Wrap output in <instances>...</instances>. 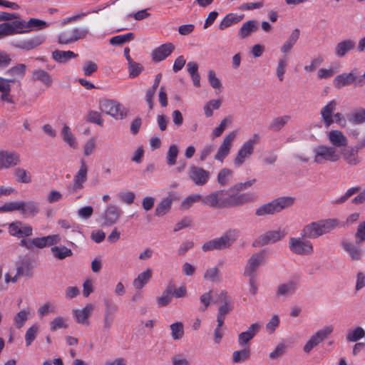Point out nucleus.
I'll use <instances>...</instances> for the list:
<instances>
[{"mask_svg":"<svg viewBox=\"0 0 365 365\" xmlns=\"http://www.w3.org/2000/svg\"><path fill=\"white\" fill-rule=\"evenodd\" d=\"M143 71V66L135 61L128 63L129 76L131 78L137 77Z\"/></svg>","mask_w":365,"mask_h":365,"instance_id":"obj_60","label":"nucleus"},{"mask_svg":"<svg viewBox=\"0 0 365 365\" xmlns=\"http://www.w3.org/2000/svg\"><path fill=\"white\" fill-rule=\"evenodd\" d=\"M348 120L355 124H361L365 122V109L354 110L347 116Z\"/></svg>","mask_w":365,"mask_h":365,"instance_id":"obj_43","label":"nucleus"},{"mask_svg":"<svg viewBox=\"0 0 365 365\" xmlns=\"http://www.w3.org/2000/svg\"><path fill=\"white\" fill-rule=\"evenodd\" d=\"M287 232L282 229L269 230L259 236L253 242V247H262L276 243L285 237Z\"/></svg>","mask_w":365,"mask_h":365,"instance_id":"obj_9","label":"nucleus"},{"mask_svg":"<svg viewBox=\"0 0 365 365\" xmlns=\"http://www.w3.org/2000/svg\"><path fill=\"white\" fill-rule=\"evenodd\" d=\"M310 237H290L289 242V250L297 255H310L314 252L312 243L307 240Z\"/></svg>","mask_w":365,"mask_h":365,"instance_id":"obj_7","label":"nucleus"},{"mask_svg":"<svg viewBox=\"0 0 365 365\" xmlns=\"http://www.w3.org/2000/svg\"><path fill=\"white\" fill-rule=\"evenodd\" d=\"M133 38H134L133 33H128V34H125L123 35H118V36H113L109 40V42L113 46H119L125 42L133 40Z\"/></svg>","mask_w":365,"mask_h":365,"instance_id":"obj_47","label":"nucleus"},{"mask_svg":"<svg viewBox=\"0 0 365 365\" xmlns=\"http://www.w3.org/2000/svg\"><path fill=\"white\" fill-rule=\"evenodd\" d=\"M250 356V350L249 348H245L232 353V362L242 363L247 360Z\"/></svg>","mask_w":365,"mask_h":365,"instance_id":"obj_45","label":"nucleus"},{"mask_svg":"<svg viewBox=\"0 0 365 365\" xmlns=\"http://www.w3.org/2000/svg\"><path fill=\"white\" fill-rule=\"evenodd\" d=\"M151 277L152 271L150 269H147L140 273L133 282L135 289H141L150 280Z\"/></svg>","mask_w":365,"mask_h":365,"instance_id":"obj_35","label":"nucleus"},{"mask_svg":"<svg viewBox=\"0 0 365 365\" xmlns=\"http://www.w3.org/2000/svg\"><path fill=\"white\" fill-rule=\"evenodd\" d=\"M171 336L174 340L181 339L184 334V328L182 322H178L170 326Z\"/></svg>","mask_w":365,"mask_h":365,"instance_id":"obj_50","label":"nucleus"},{"mask_svg":"<svg viewBox=\"0 0 365 365\" xmlns=\"http://www.w3.org/2000/svg\"><path fill=\"white\" fill-rule=\"evenodd\" d=\"M226 190H217L205 197H202V202L210 207L222 209L225 207Z\"/></svg>","mask_w":365,"mask_h":365,"instance_id":"obj_14","label":"nucleus"},{"mask_svg":"<svg viewBox=\"0 0 365 365\" xmlns=\"http://www.w3.org/2000/svg\"><path fill=\"white\" fill-rule=\"evenodd\" d=\"M77 56L73 51H60L56 50L52 52V58L54 61L61 63H66L71 58Z\"/></svg>","mask_w":365,"mask_h":365,"instance_id":"obj_34","label":"nucleus"},{"mask_svg":"<svg viewBox=\"0 0 365 365\" xmlns=\"http://www.w3.org/2000/svg\"><path fill=\"white\" fill-rule=\"evenodd\" d=\"M86 120L90 123H96L100 126H102L103 123L101 113L94 110H91L88 113Z\"/></svg>","mask_w":365,"mask_h":365,"instance_id":"obj_63","label":"nucleus"},{"mask_svg":"<svg viewBox=\"0 0 365 365\" xmlns=\"http://www.w3.org/2000/svg\"><path fill=\"white\" fill-rule=\"evenodd\" d=\"M260 136L255 133L252 136L244 142L239 150L237 153L236 157L234 159V165L235 167H240L254 153L255 145L259 143Z\"/></svg>","mask_w":365,"mask_h":365,"instance_id":"obj_6","label":"nucleus"},{"mask_svg":"<svg viewBox=\"0 0 365 365\" xmlns=\"http://www.w3.org/2000/svg\"><path fill=\"white\" fill-rule=\"evenodd\" d=\"M295 202V198L292 196H284L277 197L267 203L262 204L255 210V215L264 217L273 215L279 213L283 210L291 207Z\"/></svg>","mask_w":365,"mask_h":365,"instance_id":"obj_3","label":"nucleus"},{"mask_svg":"<svg viewBox=\"0 0 365 365\" xmlns=\"http://www.w3.org/2000/svg\"><path fill=\"white\" fill-rule=\"evenodd\" d=\"M61 135L63 140L71 147L74 148L76 146V138L68 125H65L63 127Z\"/></svg>","mask_w":365,"mask_h":365,"instance_id":"obj_52","label":"nucleus"},{"mask_svg":"<svg viewBox=\"0 0 365 365\" xmlns=\"http://www.w3.org/2000/svg\"><path fill=\"white\" fill-rule=\"evenodd\" d=\"M15 176L17 180L22 183H29L31 181L29 173L24 168H17L15 170Z\"/></svg>","mask_w":365,"mask_h":365,"instance_id":"obj_56","label":"nucleus"},{"mask_svg":"<svg viewBox=\"0 0 365 365\" xmlns=\"http://www.w3.org/2000/svg\"><path fill=\"white\" fill-rule=\"evenodd\" d=\"M339 103L336 100H331L327 103L321 110L320 115L324 124L327 127H329L334 123L333 119L334 112L336 109Z\"/></svg>","mask_w":365,"mask_h":365,"instance_id":"obj_19","label":"nucleus"},{"mask_svg":"<svg viewBox=\"0 0 365 365\" xmlns=\"http://www.w3.org/2000/svg\"><path fill=\"white\" fill-rule=\"evenodd\" d=\"M357 74V70L354 69L349 73H343L336 76L333 80L334 86L337 89H341L352 84L363 86L364 82L361 78H358Z\"/></svg>","mask_w":365,"mask_h":365,"instance_id":"obj_10","label":"nucleus"},{"mask_svg":"<svg viewBox=\"0 0 365 365\" xmlns=\"http://www.w3.org/2000/svg\"><path fill=\"white\" fill-rule=\"evenodd\" d=\"M204 279L212 282H216L220 281V269L217 267L208 268L204 273Z\"/></svg>","mask_w":365,"mask_h":365,"instance_id":"obj_51","label":"nucleus"},{"mask_svg":"<svg viewBox=\"0 0 365 365\" xmlns=\"http://www.w3.org/2000/svg\"><path fill=\"white\" fill-rule=\"evenodd\" d=\"M94 307L92 304H87L85 307L81 309H73V315L76 321L78 324H88V319L93 311Z\"/></svg>","mask_w":365,"mask_h":365,"instance_id":"obj_27","label":"nucleus"},{"mask_svg":"<svg viewBox=\"0 0 365 365\" xmlns=\"http://www.w3.org/2000/svg\"><path fill=\"white\" fill-rule=\"evenodd\" d=\"M202 196L200 194L190 195L185 198L181 203V209L187 210L195 202H202Z\"/></svg>","mask_w":365,"mask_h":365,"instance_id":"obj_49","label":"nucleus"},{"mask_svg":"<svg viewBox=\"0 0 365 365\" xmlns=\"http://www.w3.org/2000/svg\"><path fill=\"white\" fill-rule=\"evenodd\" d=\"M32 77L34 81H40L48 87L52 85L53 79L51 75L43 69L38 68L34 70Z\"/></svg>","mask_w":365,"mask_h":365,"instance_id":"obj_33","label":"nucleus"},{"mask_svg":"<svg viewBox=\"0 0 365 365\" xmlns=\"http://www.w3.org/2000/svg\"><path fill=\"white\" fill-rule=\"evenodd\" d=\"M172 202L173 199L171 197H166L161 200L155 208V215L158 217L165 215L170 210Z\"/></svg>","mask_w":365,"mask_h":365,"instance_id":"obj_40","label":"nucleus"},{"mask_svg":"<svg viewBox=\"0 0 365 365\" xmlns=\"http://www.w3.org/2000/svg\"><path fill=\"white\" fill-rule=\"evenodd\" d=\"M66 327L67 324L65 319L62 317H56L50 322V329L52 331H55L57 329Z\"/></svg>","mask_w":365,"mask_h":365,"instance_id":"obj_59","label":"nucleus"},{"mask_svg":"<svg viewBox=\"0 0 365 365\" xmlns=\"http://www.w3.org/2000/svg\"><path fill=\"white\" fill-rule=\"evenodd\" d=\"M173 293V284H169L163 294L157 299L159 307H165L171 302V296Z\"/></svg>","mask_w":365,"mask_h":365,"instance_id":"obj_46","label":"nucleus"},{"mask_svg":"<svg viewBox=\"0 0 365 365\" xmlns=\"http://www.w3.org/2000/svg\"><path fill=\"white\" fill-rule=\"evenodd\" d=\"M187 175L195 185L202 186L209 181L210 173L201 167L192 165L189 168Z\"/></svg>","mask_w":365,"mask_h":365,"instance_id":"obj_11","label":"nucleus"},{"mask_svg":"<svg viewBox=\"0 0 365 365\" xmlns=\"http://www.w3.org/2000/svg\"><path fill=\"white\" fill-rule=\"evenodd\" d=\"M359 151L356 146L346 147L340 153L343 160L349 165H357L361 162V158L359 156Z\"/></svg>","mask_w":365,"mask_h":365,"instance_id":"obj_20","label":"nucleus"},{"mask_svg":"<svg viewBox=\"0 0 365 365\" xmlns=\"http://www.w3.org/2000/svg\"><path fill=\"white\" fill-rule=\"evenodd\" d=\"M365 336V331L361 327H357L353 330L348 331L346 339L349 342H356Z\"/></svg>","mask_w":365,"mask_h":365,"instance_id":"obj_42","label":"nucleus"},{"mask_svg":"<svg viewBox=\"0 0 365 365\" xmlns=\"http://www.w3.org/2000/svg\"><path fill=\"white\" fill-rule=\"evenodd\" d=\"M122 214V210L117 205L113 204L108 205L101 215L103 225L110 227L115 224Z\"/></svg>","mask_w":365,"mask_h":365,"instance_id":"obj_15","label":"nucleus"},{"mask_svg":"<svg viewBox=\"0 0 365 365\" xmlns=\"http://www.w3.org/2000/svg\"><path fill=\"white\" fill-rule=\"evenodd\" d=\"M71 36L75 41L86 37L88 30L86 28H73L71 31Z\"/></svg>","mask_w":365,"mask_h":365,"instance_id":"obj_61","label":"nucleus"},{"mask_svg":"<svg viewBox=\"0 0 365 365\" xmlns=\"http://www.w3.org/2000/svg\"><path fill=\"white\" fill-rule=\"evenodd\" d=\"M297 289V284L294 281H289L286 283L281 284L278 286L276 296L288 297L292 295Z\"/></svg>","mask_w":365,"mask_h":365,"instance_id":"obj_30","label":"nucleus"},{"mask_svg":"<svg viewBox=\"0 0 365 365\" xmlns=\"http://www.w3.org/2000/svg\"><path fill=\"white\" fill-rule=\"evenodd\" d=\"M51 250L58 259H63L73 255L72 250L66 246H54L51 247Z\"/></svg>","mask_w":365,"mask_h":365,"instance_id":"obj_41","label":"nucleus"},{"mask_svg":"<svg viewBox=\"0 0 365 365\" xmlns=\"http://www.w3.org/2000/svg\"><path fill=\"white\" fill-rule=\"evenodd\" d=\"M105 312L103 320V331L108 334L112 327L115 318L116 307L110 303L109 299L104 300Z\"/></svg>","mask_w":365,"mask_h":365,"instance_id":"obj_18","label":"nucleus"},{"mask_svg":"<svg viewBox=\"0 0 365 365\" xmlns=\"http://www.w3.org/2000/svg\"><path fill=\"white\" fill-rule=\"evenodd\" d=\"M258 29V23L256 20H250L245 22L239 30L238 35L241 38H245Z\"/></svg>","mask_w":365,"mask_h":365,"instance_id":"obj_32","label":"nucleus"},{"mask_svg":"<svg viewBox=\"0 0 365 365\" xmlns=\"http://www.w3.org/2000/svg\"><path fill=\"white\" fill-rule=\"evenodd\" d=\"M240 231L237 229H230L227 230L220 237L210 240L202 246L204 252L212 250H222L229 248L240 237Z\"/></svg>","mask_w":365,"mask_h":365,"instance_id":"obj_4","label":"nucleus"},{"mask_svg":"<svg viewBox=\"0 0 365 365\" xmlns=\"http://www.w3.org/2000/svg\"><path fill=\"white\" fill-rule=\"evenodd\" d=\"M101 110L115 119H123L127 115L125 107L115 100L101 99L99 101Z\"/></svg>","mask_w":365,"mask_h":365,"instance_id":"obj_8","label":"nucleus"},{"mask_svg":"<svg viewBox=\"0 0 365 365\" xmlns=\"http://www.w3.org/2000/svg\"><path fill=\"white\" fill-rule=\"evenodd\" d=\"M7 26L9 36L28 33L26 21L21 19H16L11 22H4Z\"/></svg>","mask_w":365,"mask_h":365,"instance_id":"obj_26","label":"nucleus"},{"mask_svg":"<svg viewBox=\"0 0 365 365\" xmlns=\"http://www.w3.org/2000/svg\"><path fill=\"white\" fill-rule=\"evenodd\" d=\"M354 239V241L343 239L340 242L341 247L352 262L361 260L364 255L363 244L365 242V220L358 225Z\"/></svg>","mask_w":365,"mask_h":365,"instance_id":"obj_1","label":"nucleus"},{"mask_svg":"<svg viewBox=\"0 0 365 365\" xmlns=\"http://www.w3.org/2000/svg\"><path fill=\"white\" fill-rule=\"evenodd\" d=\"M40 212L39 203L35 201H21V213L24 217H34Z\"/></svg>","mask_w":365,"mask_h":365,"instance_id":"obj_28","label":"nucleus"},{"mask_svg":"<svg viewBox=\"0 0 365 365\" xmlns=\"http://www.w3.org/2000/svg\"><path fill=\"white\" fill-rule=\"evenodd\" d=\"M327 138L331 147L338 148L346 147L348 139L344 133L339 130H331L327 134Z\"/></svg>","mask_w":365,"mask_h":365,"instance_id":"obj_22","label":"nucleus"},{"mask_svg":"<svg viewBox=\"0 0 365 365\" xmlns=\"http://www.w3.org/2000/svg\"><path fill=\"white\" fill-rule=\"evenodd\" d=\"M178 152V147L176 145L173 144L170 146L167 153V163L169 165H173L176 163Z\"/></svg>","mask_w":365,"mask_h":365,"instance_id":"obj_55","label":"nucleus"},{"mask_svg":"<svg viewBox=\"0 0 365 365\" xmlns=\"http://www.w3.org/2000/svg\"><path fill=\"white\" fill-rule=\"evenodd\" d=\"M339 226L340 222L337 219L321 220L304 226L300 235L303 237L317 239L323 235L329 233Z\"/></svg>","mask_w":365,"mask_h":365,"instance_id":"obj_2","label":"nucleus"},{"mask_svg":"<svg viewBox=\"0 0 365 365\" xmlns=\"http://www.w3.org/2000/svg\"><path fill=\"white\" fill-rule=\"evenodd\" d=\"M333 330L334 328L331 325L325 326L318 330L310 339L318 346L333 332Z\"/></svg>","mask_w":365,"mask_h":365,"instance_id":"obj_36","label":"nucleus"},{"mask_svg":"<svg viewBox=\"0 0 365 365\" xmlns=\"http://www.w3.org/2000/svg\"><path fill=\"white\" fill-rule=\"evenodd\" d=\"M20 155L16 151L0 150V169H7L19 164Z\"/></svg>","mask_w":365,"mask_h":365,"instance_id":"obj_17","label":"nucleus"},{"mask_svg":"<svg viewBox=\"0 0 365 365\" xmlns=\"http://www.w3.org/2000/svg\"><path fill=\"white\" fill-rule=\"evenodd\" d=\"M26 71V66L24 63H18L9 68L5 75L9 76V79H14V83L19 79H22Z\"/></svg>","mask_w":365,"mask_h":365,"instance_id":"obj_29","label":"nucleus"},{"mask_svg":"<svg viewBox=\"0 0 365 365\" xmlns=\"http://www.w3.org/2000/svg\"><path fill=\"white\" fill-rule=\"evenodd\" d=\"M299 30L295 29L292 31L287 40L281 46V51L284 53H288L293 48L299 37Z\"/></svg>","mask_w":365,"mask_h":365,"instance_id":"obj_39","label":"nucleus"},{"mask_svg":"<svg viewBox=\"0 0 365 365\" xmlns=\"http://www.w3.org/2000/svg\"><path fill=\"white\" fill-rule=\"evenodd\" d=\"M37 312H38V314L39 315V317H43L46 315H47L50 312L55 313L56 312V307L54 305H53L51 302H46L44 304L41 305L38 309Z\"/></svg>","mask_w":365,"mask_h":365,"instance_id":"obj_62","label":"nucleus"},{"mask_svg":"<svg viewBox=\"0 0 365 365\" xmlns=\"http://www.w3.org/2000/svg\"><path fill=\"white\" fill-rule=\"evenodd\" d=\"M287 65V58L284 56L279 59L277 67V76L280 81H282L284 79V74L286 71V67Z\"/></svg>","mask_w":365,"mask_h":365,"instance_id":"obj_58","label":"nucleus"},{"mask_svg":"<svg viewBox=\"0 0 365 365\" xmlns=\"http://www.w3.org/2000/svg\"><path fill=\"white\" fill-rule=\"evenodd\" d=\"M259 329V324L254 323L251 324L245 331H242L238 335L237 341L239 345L242 347L245 346L255 336Z\"/></svg>","mask_w":365,"mask_h":365,"instance_id":"obj_24","label":"nucleus"},{"mask_svg":"<svg viewBox=\"0 0 365 365\" xmlns=\"http://www.w3.org/2000/svg\"><path fill=\"white\" fill-rule=\"evenodd\" d=\"M291 119L288 115L278 116L274 118L269 124V129L270 130L277 132L280 130Z\"/></svg>","mask_w":365,"mask_h":365,"instance_id":"obj_38","label":"nucleus"},{"mask_svg":"<svg viewBox=\"0 0 365 365\" xmlns=\"http://www.w3.org/2000/svg\"><path fill=\"white\" fill-rule=\"evenodd\" d=\"M356 46L354 41L346 39L338 43L334 49V53L336 56L344 57L349 51L352 50Z\"/></svg>","mask_w":365,"mask_h":365,"instance_id":"obj_31","label":"nucleus"},{"mask_svg":"<svg viewBox=\"0 0 365 365\" xmlns=\"http://www.w3.org/2000/svg\"><path fill=\"white\" fill-rule=\"evenodd\" d=\"M49 25V23L35 18H31L29 21H26L28 33L32 31H38L45 29L48 28Z\"/></svg>","mask_w":365,"mask_h":365,"instance_id":"obj_37","label":"nucleus"},{"mask_svg":"<svg viewBox=\"0 0 365 365\" xmlns=\"http://www.w3.org/2000/svg\"><path fill=\"white\" fill-rule=\"evenodd\" d=\"M252 200L253 197L251 194L238 192L230 194L228 191H226L225 207L240 206Z\"/></svg>","mask_w":365,"mask_h":365,"instance_id":"obj_16","label":"nucleus"},{"mask_svg":"<svg viewBox=\"0 0 365 365\" xmlns=\"http://www.w3.org/2000/svg\"><path fill=\"white\" fill-rule=\"evenodd\" d=\"M237 131L234 130L226 135L223 140L217 149L216 154L215 155V160L222 163L225 158L229 155L233 142L237 136Z\"/></svg>","mask_w":365,"mask_h":365,"instance_id":"obj_13","label":"nucleus"},{"mask_svg":"<svg viewBox=\"0 0 365 365\" xmlns=\"http://www.w3.org/2000/svg\"><path fill=\"white\" fill-rule=\"evenodd\" d=\"M29 310H21L14 317V321L17 329H21L28 319Z\"/></svg>","mask_w":365,"mask_h":365,"instance_id":"obj_53","label":"nucleus"},{"mask_svg":"<svg viewBox=\"0 0 365 365\" xmlns=\"http://www.w3.org/2000/svg\"><path fill=\"white\" fill-rule=\"evenodd\" d=\"M263 260L262 252L253 254L248 259L245 269L244 275L247 277L256 276V271Z\"/></svg>","mask_w":365,"mask_h":365,"instance_id":"obj_23","label":"nucleus"},{"mask_svg":"<svg viewBox=\"0 0 365 365\" xmlns=\"http://www.w3.org/2000/svg\"><path fill=\"white\" fill-rule=\"evenodd\" d=\"M38 332V327L37 324H34L28 329L25 334V341L26 346H29L35 340Z\"/></svg>","mask_w":365,"mask_h":365,"instance_id":"obj_54","label":"nucleus"},{"mask_svg":"<svg viewBox=\"0 0 365 365\" xmlns=\"http://www.w3.org/2000/svg\"><path fill=\"white\" fill-rule=\"evenodd\" d=\"M200 301L202 305L199 307V311L204 312L211 304L212 292H205L200 297Z\"/></svg>","mask_w":365,"mask_h":365,"instance_id":"obj_57","label":"nucleus"},{"mask_svg":"<svg viewBox=\"0 0 365 365\" xmlns=\"http://www.w3.org/2000/svg\"><path fill=\"white\" fill-rule=\"evenodd\" d=\"M88 167L84 162L81 160L78 171L73 177V183L67 187L71 193H76L83 188V184L87 180Z\"/></svg>","mask_w":365,"mask_h":365,"instance_id":"obj_12","label":"nucleus"},{"mask_svg":"<svg viewBox=\"0 0 365 365\" xmlns=\"http://www.w3.org/2000/svg\"><path fill=\"white\" fill-rule=\"evenodd\" d=\"M98 70V66L91 61H86L83 67V74L86 76H90Z\"/></svg>","mask_w":365,"mask_h":365,"instance_id":"obj_64","label":"nucleus"},{"mask_svg":"<svg viewBox=\"0 0 365 365\" xmlns=\"http://www.w3.org/2000/svg\"><path fill=\"white\" fill-rule=\"evenodd\" d=\"M242 19V16L238 17L234 14H229L224 17L222 21L219 24V29L224 30L232 26L233 24H236L240 21Z\"/></svg>","mask_w":365,"mask_h":365,"instance_id":"obj_44","label":"nucleus"},{"mask_svg":"<svg viewBox=\"0 0 365 365\" xmlns=\"http://www.w3.org/2000/svg\"><path fill=\"white\" fill-rule=\"evenodd\" d=\"M45 40L46 38L43 35H38L31 38L18 41L14 43V46L16 48L29 51L42 44Z\"/></svg>","mask_w":365,"mask_h":365,"instance_id":"obj_25","label":"nucleus"},{"mask_svg":"<svg viewBox=\"0 0 365 365\" xmlns=\"http://www.w3.org/2000/svg\"><path fill=\"white\" fill-rule=\"evenodd\" d=\"M314 162L319 165L327 162L335 163L340 158V153L337 150L330 145H319L313 148Z\"/></svg>","mask_w":365,"mask_h":365,"instance_id":"obj_5","label":"nucleus"},{"mask_svg":"<svg viewBox=\"0 0 365 365\" xmlns=\"http://www.w3.org/2000/svg\"><path fill=\"white\" fill-rule=\"evenodd\" d=\"M233 172L229 168H222L217 175V182L220 185H226L229 183Z\"/></svg>","mask_w":365,"mask_h":365,"instance_id":"obj_48","label":"nucleus"},{"mask_svg":"<svg viewBox=\"0 0 365 365\" xmlns=\"http://www.w3.org/2000/svg\"><path fill=\"white\" fill-rule=\"evenodd\" d=\"M172 43H166L155 48L152 52V58L155 62H160L169 56L174 51Z\"/></svg>","mask_w":365,"mask_h":365,"instance_id":"obj_21","label":"nucleus"}]
</instances>
